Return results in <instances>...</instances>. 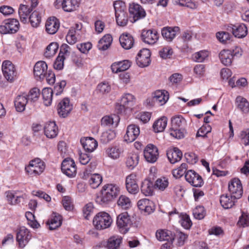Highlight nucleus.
Instances as JSON below:
<instances>
[{"instance_id": "obj_1", "label": "nucleus", "mask_w": 249, "mask_h": 249, "mask_svg": "<svg viewBox=\"0 0 249 249\" xmlns=\"http://www.w3.org/2000/svg\"><path fill=\"white\" fill-rule=\"evenodd\" d=\"M119 192L120 188L117 185L107 184L102 187L101 194L96 197L95 201L100 205L107 204L115 198Z\"/></svg>"}, {"instance_id": "obj_2", "label": "nucleus", "mask_w": 249, "mask_h": 249, "mask_svg": "<svg viewBox=\"0 0 249 249\" xmlns=\"http://www.w3.org/2000/svg\"><path fill=\"white\" fill-rule=\"evenodd\" d=\"M92 222L96 230H103L110 227L112 220L108 213L101 212L95 215Z\"/></svg>"}, {"instance_id": "obj_3", "label": "nucleus", "mask_w": 249, "mask_h": 249, "mask_svg": "<svg viewBox=\"0 0 249 249\" xmlns=\"http://www.w3.org/2000/svg\"><path fill=\"white\" fill-rule=\"evenodd\" d=\"M116 20L117 24L120 26H125L128 22V16L125 11V4L122 1H115L113 4Z\"/></svg>"}, {"instance_id": "obj_4", "label": "nucleus", "mask_w": 249, "mask_h": 249, "mask_svg": "<svg viewBox=\"0 0 249 249\" xmlns=\"http://www.w3.org/2000/svg\"><path fill=\"white\" fill-rule=\"evenodd\" d=\"M45 168L44 162L39 158H36L30 161L29 165L25 167V170L30 175L36 176L41 174Z\"/></svg>"}, {"instance_id": "obj_5", "label": "nucleus", "mask_w": 249, "mask_h": 249, "mask_svg": "<svg viewBox=\"0 0 249 249\" xmlns=\"http://www.w3.org/2000/svg\"><path fill=\"white\" fill-rule=\"evenodd\" d=\"M117 225L120 232L125 234L132 224L130 215L127 212L120 214L117 217Z\"/></svg>"}, {"instance_id": "obj_6", "label": "nucleus", "mask_w": 249, "mask_h": 249, "mask_svg": "<svg viewBox=\"0 0 249 249\" xmlns=\"http://www.w3.org/2000/svg\"><path fill=\"white\" fill-rule=\"evenodd\" d=\"M18 21L15 18L5 20L0 25V33L1 34H14L19 29Z\"/></svg>"}, {"instance_id": "obj_7", "label": "nucleus", "mask_w": 249, "mask_h": 249, "mask_svg": "<svg viewBox=\"0 0 249 249\" xmlns=\"http://www.w3.org/2000/svg\"><path fill=\"white\" fill-rule=\"evenodd\" d=\"M2 70L5 79L10 82H13L17 77V71L15 66L9 60L3 61Z\"/></svg>"}, {"instance_id": "obj_8", "label": "nucleus", "mask_w": 249, "mask_h": 249, "mask_svg": "<svg viewBox=\"0 0 249 249\" xmlns=\"http://www.w3.org/2000/svg\"><path fill=\"white\" fill-rule=\"evenodd\" d=\"M129 13L133 19V22L144 18L146 13L143 7L138 3L132 2L129 4Z\"/></svg>"}, {"instance_id": "obj_9", "label": "nucleus", "mask_w": 249, "mask_h": 249, "mask_svg": "<svg viewBox=\"0 0 249 249\" xmlns=\"http://www.w3.org/2000/svg\"><path fill=\"white\" fill-rule=\"evenodd\" d=\"M229 190L232 197L240 198L243 194V188L241 181L238 178H234L229 183Z\"/></svg>"}, {"instance_id": "obj_10", "label": "nucleus", "mask_w": 249, "mask_h": 249, "mask_svg": "<svg viewBox=\"0 0 249 249\" xmlns=\"http://www.w3.org/2000/svg\"><path fill=\"white\" fill-rule=\"evenodd\" d=\"M61 170L68 177H74L76 174V168L74 160L68 158L64 160L61 164Z\"/></svg>"}, {"instance_id": "obj_11", "label": "nucleus", "mask_w": 249, "mask_h": 249, "mask_svg": "<svg viewBox=\"0 0 249 249\" xmlns=\"http://www.w3.org/2000/svg\"><path fill=\"white\" fill-rule=\"evenodd\" d=\"M81 28V25L78 24L71 27L66 36L67 42L69 44L73 45L80 39Z\"/></svg>"}, {"instance_id": "obj_12", "label": "nucleus", "mask_w": 249, "mask_h": 249, "mask_svg": "<svg viewBox=\"0 0 249 249\" xmlns=\"http://www.w3.org/2000/svg\"><path fill=\"white\" fill-rule=\"evenodd\" d=\"M31 238V235L29 231L25 227H20L17 233L16 238L19 247L23 248L28 243Z\"/></svg>"}, {"instance_id": "obj_13", "label": "nucleus", "mask_w": 249, "mask_h": 249, "mask_svg": "<svg viewBox=\"0 0 249 249\" xmlns=\"http://www.w3.org/2000/svg\"><path fill=\"white\" fill-rule=\"evenodd\" d=\"M186 180L194 187H201L203 184L201 177L193 170H189L185 174Z\"/></svg>"}, {"instance_id": "obj_14", "label": "nucleus", "mask_w": 249, "mask_h": 249, "mask_svg": "<svg viewBox=\"0 0 249 249\" xmlns=\"http://www.w3.org/2000/svg\"><path fill=\"white\" fill-rule=\"evenodd\" d=\"M143 155L146 161L154 163L157 161L159 157L158 149L153 144H148L144 150Z\"/></svg>"}, {"instance_id": "obj_15", "label": "nucleus", "mask_w": 249, "mask_h": 249, "mask_svg": "<svg viewBox=\"0 0 249 249\" xmlns=\"http://www.w3.org/2000/svg\"><path fill=\"white\" fill-rule=\"evenodd\" d=\"M137 176L131 174L127 176L125 179V185L127 191L131 194H136L139 191V187L137 183Z\"/></svg>"}, {"instance_id": "obj_16", "label": "nucleus", "mask_w": 249, "mask_h": 249, "mask_svg": "<svg viewBox=\"0 0 249 249\" xmlns=\"http://www.w3.org/2000/svg\"><path fill=\"white\" fill-rule=\"evenodd\" d=\"M150 56L151 53L149 50L147 49L141 50L136 57L137 64L141 67L148 66L151 61Z\"/></svg>"}, {"instance_id": "obj_17", "label": "nucleus", "mask_w": 249, "mask_h": 249, "mask_svg": "<svg viewBox=\"0 0 249 249\" xmlns=\"http://www.w3.org/2000/svg\"><path fill=\"white\" fill-rule=\"evenodd\" d=\"M227 30L231 32L235 37L238 38L244 37L248 33L247 27L244 24L231 25L228 27Z\"/></svg>"}, {"instance_id": "obj_18", "label": "nucleus", "mask_w": 249, "mask_h": 249, "mask_svg": "<svg viewBox=\"0 0 249 249\" xmlns=\"http://www.w3.org/2000/svg\"><path fill=\"white\" fill-rule=\"evenodd\" d=\"M57 108L59 115L63 118H65L72 109V106L70 104V100L65 98L59 103Z\"/></svg>"}, {"instance_id": "obj_19", "label": "nucleus", "mask_w": 249, "mask_h": 249, "mask_svg": "<svg viewBox=\"0 0 249 249\" xmlns=\"http://www.w3.org/2000/svg\"><path fill=\"white\" fill-rule=\"evenodd\" d=\"M47 65L42 61L36 63L34 68V74L36 79L37 80H43L47 72Z\"/></svg>"}, {"instance_id": "obj_20", "label": "nucleus", "mask_w": 249, "mask_h": 249, "mask_svg": "<svg viewBox=\"0 0 249 249\" xmlns=\"http://www.w3.org/2000/svg\"><path fill=\"white\" fill-rule=\"evenodd\" d=\"M140 128L135 124H130L127 127L124 140L127 142H131L134 141L140 135Z\"/></svg>"}, {"instance_id": "obj_21", "label": "nucleus", "mask_w": 249, "mask_h": 249, "mask_svg": "<svg viewBox=\"0 0 249 249\" xmlns=\"http://www.w3.org/2000/svg\"><path fill=\"white\" fill-rule=\"evenodd\" d=\"M159 34L155 30H144L142 33V41L148 44H155L159 39Z\"/></svg>"}, {"instance_id": "obj_22", "label": "nucleus", "mask_w": 249, "mask_h": 249, "mask_svg": "<svg viewBox=\"0 0 249 249\" xmlns=\"http://www.w3.org/2000/svg\"><path fill=\"white\" fill-rule=\"evenodd\" d=\"M168 99V95H166L164 90H158L152 94L151 105L162 106Z\"/></svg>"}, {"instance_id": "obj_23", "label": "nucleus", "mask_w": 249, "mask_h": 249, "mask_svg": "<svg viewBox=\"0 0 249 249\" xmlns=\"http://www.w3.org/2000/svg\"><path fill=\"white\" fill-rule=\"evenodd\" d=\"M137 205L140 210L143 211L147 214L153 213L155 210L154 203L153 201L147 198L139 200Z\"/></svg>"}, {"instance_id": "obj_24", "label": "nucleus", "mask_w": 249, "mask_h": 249, "mask_svg": "<svg viewBox=\"0 0 249 249\" xmlns=\"http://www.w3.org/2000/svg\"><path fill=\"white\" fill-rule=\"evenodd\" d=\"M60 26L59 20L55 17L49 18L46 22L45 27L46 32L51 35L56 33Z\"/></svg>"}, {"instance_id": "obj_25", "label": "nucleus", "mask_w": 249, "mask_h": 249, "mask_svg": "<svg viewBox=\"0 0 249 249\" xmlns=\"http://www.w3.org/2000/svg\"><path fill=\"white\" fill-rule=\"evenodd\" d=\"M80 142L85 151L88 152H93L98 146L97 142L91 137L81 139Z\"/></svg>"}, {"instance_id": "obj_26", "label": "nucleus", "mask_w": 249, "mask_h": 249, "mask_svg": "<svg viewBox=\"0 0 249 249\" xmlns=\"http://www.w3.org/2000/svg\"><path fill=\"white\" fill-rule=\"evenodd\" d=\"M58 129L54 122L46 123L44 126V133L47 137L52 139L58 134Z\"/></svg>"}, {"instance_id": "obj_27", "label": "nucleus", "mask_w": 249, "mask_h": 249, "mask_svg": "<svg viewBox=\"0 0 249 249\" xmlns=\"http://www.w3.org/2000/svg\"><path fill=\"white\" fill-rule=\"evenodd\" d=\"M122 47L125 50L131 49L134 43L133 37L129 34H123L119 38Z\"/></svg>"}, {"instance_id": "obj_28", "label": "nucleus", "mask_w": 249, "mask_h": 249, "mask_svg": "<svg viewBox=\"0 0 249 249\" xmlns=\"http://www.w3.org/2000/svg\"><path fill=\"white\" fill-rule=\"evenodd\" d=\"M28 102L27 95L23 94L17 96L14 101L15 108L17 111L22 112Z\"/></svg>"}, {"instance_id": "obj_29", "label": "nucleus", "mask_w": 249, "mask_h": 249, "mask_svg": "<svg viewBox=\"0 0 249 249\" xmlns=\"http://www.w3.org/2000/svg\"><path fill=\"white\" fill-rule=\"evenodd\" d=\"M119 118L116 115H106L101 120V125L103 127H110L114 126L116 127L118 124Z\"/></svg>"}, {"instance_id": "obj_30", "label": "nucleus", "mask_w": 249, "mask_h": 249, "mask_svg": "<svg viewBox=\"0 0 249 249\" xmlns=\"http://www.w3.org/2000/svg\"><path fill=\"white\" fill-rule=\"evenodd\" d=\"M166 154L169 160L172 164L179 161L182 157L181 151L176 147L168 150Z\"/></svg>"}, {"instance_id": "obj_31", "label": "nucleus", "mask_w": 249, "mask_h": 249, "mask_svg": "<svg viewBox=\"0 0 249 249\" xmlns=\"http://www.w3.org/2000/svg\"><path fill=\"white\" fill-rule=\"evenodd\" d=\"M219 57L222 64L225 66H230L232 63L233 54L231 50H223L220 52Z\"/></svg>"}, {"instance_id": "obj_32", "label": "nucleus", "mask_w": 249, "mask_h": 249, "mask_svg": "<svg viewBox=\"0 0 249 249\" xmlns=\"http://www.w3.org/2000/svg\"><path fill=\"white\" fill-rule=\"evenodd\" d=\"M179 31L178 27L164 28L161 31V34L163 37L168 41H171L176 36V34Z\"/></svg>"}, {"instance_id": "obj_33", "label": "nucleus", "mask_w": 249, "mask_h": 249, "mask_svg": "<svg viewBox=\"0 0 249 249\" xmlns=\"http://www.w3.org/2000/svg\"><path fill=\"white\" fill-rule=\"evenodd\" d=\"M79 5V0H63L62 7L65 11L71 12L75 10Z\"/></svg>"}, {"instance_id": "obj_34", "label": "nucleus", "mask_w": 249, "mask_h": 249, "mask_svg": "<svg viewBox=\"0 0 249 249\" xmlns=\"http://www.w3.org/2000/svg\"><path fill=\"white\" fill-rule=\"evenodd\" d=\"M32 11L29 6L21 4L18 8V15L20 21L24 23H27L29 14Z\"/></svg>"}, {"instance_id": "obj_35", "label": "nucleus", "mask_w": 249, "mask_h": 249, "mask_svg": "<svg viewBox=\"0 0 249 249\" xmlns=\"http://www.w3.org/2000/svg\"><path fill=\"white\" fill-rule=\"evenodd\" d=\"M153 184L149 179H144L142 183L141 190L142 193L145 196L152 195L153 193Z\"/></svg>"}, {"instance_id": "obj_36", "label": "nucleus", "mask_w": 249, "mask_h": 249, "mask_svg": "<svg viewBox=\"0 0 249 249\" xmlns=\"http://www.w3.org/2000/svg\"><path fill=\"white\" fill-rule=\"evenodd\" d=\"M237 199L232 197V195L230 196L227 195H223L220 196V202L224 208L229 209L234 205L235 200Z\"/></svg>"}, {"instance_id": "obj_37", "label": "nucleus", "mask_w": 249, "mask_h": 249, "mask_svg": "<svg viewBox=\"0 0 249 249\" xmlns=\"http://www.w3.org/2000/svg\"><path fill=\"white\" fill-rule=\"evenodd\" d=\"M112 41V37L110 35H105L98 42L97 47L100 50H107Z\"/></svg>"}, {"instance_id": "obj_38", "label": "nucleus", "mask_w": 249, "mask_h": 249, "mask_svg": "<svg viewBox=\"0 0 249 249\" xmlns=\"http://www.w3.org/2000/svg\"><path fill=\"white\" fill-rule=\"evenodd\" d=\"M42 12L37 10H35L30 16L29 20L32 27H37L41 21Z\"/></svg>"}, {"instance_id": "obj_39", "label": "nucleus", "mask_w": 249, "mask_h": 249, "mask_svg": "<svg viewBox=\"0 0 249 249\" xmlns=\"http://www.w3.org/2000/svg\"><path fill=\"white\" fill-rule=\"evenodd\" d=\"M157 239L159 241H172L174 239L171 232L169 231L159 230L156 233Z\"/></svg>"}, {"instance_id": "obj_40", "label": "nucleus", "mask_w": 249, "mask_h": 249, "mask_svg": "<svg viewBox=\"0 0 249 249\" xmlns=\"http://www.w3.org/2000/svg\"><path fill=\"white\" fill-rule=\"evenodd\" d=\"M139 161V155L138 153H131L127 157L126 165L129 168L132 169L136 167Z\"/></svg>"}, {"instance_id": "obj_41", "label": "nucleus", "mask_w": 249, "mask_h": 249, "mask_svg": "<svg viewBox=\"0 0 249 249\" xmlns=\"http://www.w3.org/2000/svg\"><path fill=\"white\" fill-rule=\"evenodd\" d=\"M120 102L124 106H126V108L132 110V107L135 103V98L134 95L130 93H124L122 96Z\"/></svg>"}, {"instance_id": "obj_42", "label": "nucleus", "mask_w": 249, "mask_h": 249, "mask_svg": "<svg viewBox=\"0 0 249 249\" xmlns=\"http://www.w3.org/2000/svg\"><path fill=\"white\" fill-rule=\"evenodd\" d=\"M167 118L165 117H162L157 120L153 125V127L155 132H162L167 125Z\"/></svg>"}, {"instance_id": "obj_43", "label": "nucleus", "mask_w": 249, "mask_h": 249, "mask_svg": "<svg viewBox=\"0 0 249 249\" xmlns=\"http://www.w3.org/2000/svg\"><path fill=\"white\" fill-rule=\"evenodd\" d=\"M102 181V177L98 174L90 175L89 177L88 183L90 186L93 188H97Z\"/></svg>"}, {"instance_id": "obj_44", "label": "nucleus", "mask_w": 249, "mask_h": 249, "mask_svg": "<svg viewBox=\"0 0 249 249\" xmlns=\"http://www.w3.org/2000/svg\"><path fill=\"white\" fill-rule=\"evenodd\" d=\"M238 108L243 113H247L249 112V103L246 99L238 96L236 99Z\"/></svg>"}, {"instance_id": "obj_45", "label": "nucleus", "mask_w": 249, "mask_h": 249, "mask_svg": "<svg viewBox=\"0 0 249 249\" xmlns=\"http://www.w3.org/2000/svg\"><path fill=\"white\" fill-rule=\"evenodd\" d=\"M53 90L51 88H44L42 91L43 102L45 106H50L52 101Z\"/></svg>"}, {"instance_id": "obj_46", "label": "nucleus", "mask_w": 249, "mask_h": 249, "mask_svg": "<svg viewBox=\"0 0 249 249\" xmlns=\"http://www.w3.org/2000/svg\"><path fill=\"white\" fill-rule=\"evenodd\" d=\"M58 49V44L56 42L51 43L46 48L44 56L46 58H50L56 53Z\"/></svg>"}, {"instance_id": "obj_47", "label": "nucleus", "mask_w": 249, "mask_h": 249, "mask_svg": "<svg viewBox=\"0 0 249 249\" xmlns=\"http://www.w3.org/2000/svg\"><path fill=\"white\" fill-rule=\"evenodd\" d=\"M122 242V238L118 236H113L107 241V249H119Z\"/></svg>"}, {"instance_id": "obj_48", "label": "nucleus", "mask_w": 249, "mask_h": 249, "mask_svg": "<svg viewBox=\"0 0 249 249\" xmlns=\"http://www.w3.org/2000/svg\"><path fill=\"white\" fill-rule=\"evenodd\" d=\"M118 205L121 208L126 210L131 207L132 203L129 198L124 195H121L118 201Z\"/></svg>"}, {"instance_id": "obj_49", "label": "nucleus", "mask_w": 249, "mask_h": 249, "mask_svg": "<svg viewBox=\"0 0 249 249\" xmlns=\"http://www.w3.org/2000/svg\"><path fill=\"white\" fill-rule=\"evenodd\" d=\"M115 137V132L111 130H109L102 133L100 137V141L103 143H107L114 139Z\"/></svg>"}, {"instance_id": "obj_50", "label": "nucleus", "mask_w": 249, "mask_h": 249, "mask_svg": "<svg viewBox=\"0 0 249 249\" xmlns=\"http://www.w3.org/2000/svg\"><path fill=\"white\" fill-rule=\"evenodd\" d=\"M106 152L108 156L111 158L117 159L120 157L121 154L123 152V150L121 147L115 146L107 148Z\"/></svg>"}, {"instance_id": "obj_51", "label": "nucleus", "mask_w": 249, "mask_h": 249, "mask_svg": "<svg viewBox=\"0 0 249 249\" xmlns=\"http://www.w3.org/2000/svg\"><path fill=\"white\" fill-rule=\"evenodd\" d=\"M188 169V165L186 163H182L179 167L175 169L172 171V174L173 176L176 178H180L182 177L183 175L186 174Z\"/></svg>"}, {"instance_id": "obj_52", "label": "nucleus", "mask_w": 249, "mask_h": 249, "mask_svg": "<svg viewBox=\"0 0 249 249\" xmlns=\"http://www.w3.org/2000/svg\"><path fill=\"white\" fill-rule=\"evenodd\" d=\"M50 230H53L59 227L62 224L61 216L59 215H55L50 221L47 222Z\"/></svg>"}, {"instance_id": "obj_53", "label": "nucleus", "mask_w": 249, "mask_h": 249, "mask_svg": "<svg viewBox=\"0 0 249 249\" xmlns=\"http://www.w3.org/2000/svg\"><path fill=\"white\" fill-rule=\"evenodd\" d=\"M168 179L165 177L158 178L155 183V187L160 191L164 190L168 186Z\"/></svg>"}, {"instance_id": "obj_54", "label": "nucleus", "mask_w": 249, "mask_h": 249, "mask_svg": "<svg viewBox=\"0 0 249 249\" xmlns=\"http://www.w3.org/2000/svg\"><path fill=\"white\" fill-rule=\"evenodd\" d=\"M174 2L176 4L191 9H196L197 7V4L193 0H174Z\"/></svg>"}, {"instance_id": "obj_55", "label": "nucleus", "mask_w": 249, "mask_h": 249, "mask_svg": "<svg viewBox=\"0 0 249 249\" xmlns=\"http://www.w3.org/2000/svg\"><path fill=\"white\" fill-rule=\"evenodd\" d=\"M237 225L239 227H246L249 226V213L242 212L240 216Z\"/></svg>"}, {"instance_id": "obj_56", "label": "nucleus", "mask_w": 249, "mask_h": 249, "mask_svg": "<svg viewBox=\"0 0 249 249\" xmlns=\"http://www.w3.org/2000/svg\"><path fill=\"white\" fill-rule=\"evenodd\" d=\"M40 96L39 89L34 88L31 89L27 95L28 100L29 102H35L39 98Z\"/></svg>"}, {"instance_id": "obj_57", "label": "nucleus", "mask_w": 249, "mask_h": 249, "mask_svg": "<svg viewBox=\"0 0 249 249\" xmlns=\"http://www.w3.org/2000/svg\"><path fill=\"white\" fill-rule=\"evenodd\" d=\"M209 55V52L207 51H201L193 54V59L198 62H203Z\"/></svg>"}, {"instance_id": "obj_58", "label": "nucleus", "mask_w": 249, "mask_h": 249, "mask_svg": "<svg viewBox=\"0 0 249 249\" xmlns=\"http://www.w3.org/2000/svg\"><path fill=\"white\" fill-rule=\"evenodd\" d=\"M185 122V120L181 115L173 117L171 119V128H179Z\"/></svg>"}, {"instance_id": "obj_59", "label": "nucleus", "mask_w": 249, "mask_h": 249, "mask_svg": "<svg viewBox=\"0 0 249 249\" xmlns=\"http://www.w3.org/2000/svg\"><path fill=\"white\" fill-rule=\"evenodd\" d=\"M181 218L180 223L183 227L186 229H189L192 225V222L187 214H181L179 216Z\"/></svg>"}, {"instance_id": "obj_60", "label": "nucleus", "mask_w": 249, "mask_h": 249, "mask_svg": "<svg viewBox=\"0 0 249 249\" xmlns=\"http://www.w3.org/2000/svg\"><path fill=\"white\" fill-rule=\"evenodd\" d=\"M159 55L163 59L170 58L173 53L172 49L166 46L161 49L159 52Z\"/></svg>"}, {"instance_id": "obj_61", "label": "nucleus", "mask_w": 249, "mask_h": 249, "mask_svg": "<svg viewBox=\"0 0 249 249\" xmlns=\"http://www.w3.org/2000/svg\"><path fill=\"white\" fill-rule=\"evenodd\" d=\"M193 213L195 218L202 219L205 216L204 208L201 206H198L194 209Z\"/></svg>"}, {"instance_id": "obj_62", "label": "nucleus", "mask_w": 249, "mask_h": 249, "mask_svg": "<svg viewBox=\"0 0 249 249\" xmlns=\"http://www.w3.org/2000/svg\"><path fill=\"white\" fill-rule=\"evenodd\" d=\"M241 142L244 145H249V129L241 131L239 134Z\"/></svg>"}, {"instance_id": "obj_63", "label": "nucleus", "mask_w": 249, "mask_h": 249, "mask_svg": "<svg viewBox=\"0 0 249 249\" xmlns=\"http://www.w3.org/2000/svg\"><path fill=\"white\" fill-rule=\"evenodd\" d=\"M115 110L118 114H126L131 111L130 108H126V106H124L122 102L117 103L115 106Z\"/></svg>"}, {"instance_id": "obj_64", "label": "nucleus", "mask_w": 249, "mask_h": 249, "mask_svg": "<svg viewBox=\"0 0 249 249\" xmlns=\"http://www.w3.org/2000/svg\"><path fill=\"white\" fill-rule=\"evenodd\" d=\"M211 127L209 125L207 126L203 125L197 131L196 133V137H201L202 138L207 137L208 133L211 131Z\"/></svg>"}]
</instances>
